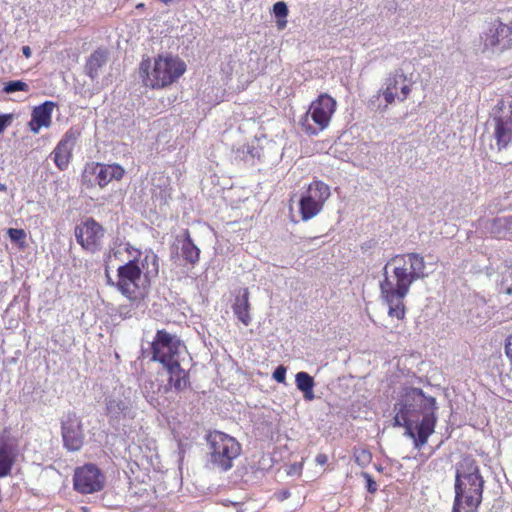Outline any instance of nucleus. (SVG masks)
Here are the masks:
<instances>
[{"label":"nucleus","instance_id":"obj_17","mask_svg":"<svg viewBox=\"0 0 512 512\" xmlns=\"http://www.w3.org/2000/svg\"><path fill=\"white\" fill-rule=\"evenodd\" d=\"M79 135L80 133L78 130L70 128L63 135L61 140L58 142V144L50 154V156L53 158L56 167L59 170L64 171L65 169H67L72 158V151L75 147Z\"/></svg>","mask_w":512,"mask_h":512},{"label":"nucleus","instance_id":"obj_39","mask_svg":"<svg viewBox=\"0 0 512 512\" xmlns=\"http://www.w3.org/2000/svg\"><path fill=\"white\" fill-rule=\"evenodd\" d=\"M327 456L325 454H318L315 458V461L319 465H324L327 463Z\"/></svg>","mask_w":512,"mask_h":512},{"label":"nucleus","instance_id":"obj_37","mask_svg":"<svg viewBox=\"0 0 512 512\" xmlns=\"http://www.w3.org/2000/svg\"><path fill=\"white\" fill-rule=\"evenodd\" d=\"M363 476H364V478L366 479V482H367V490L370 493H375L377 491V489H378L377 483L373 480L371 475H369L368 473H364Z\"/></svg>","mask_w":512,"mask_h":512},{"label":"nucleus","instance_id":"obj_29","mask_svg":"<svg viewBox=\"0 0 512 512\" xmlns=\"http://www.w3.org/2000/svg\"><path fill=\"white\" fill-rule=\"evenodd\" d=\"M418 422L419 421H415V420L400 419L399 424L394 423V426L405 427L406 431L404 434L413 439L414 447L416 449H420L423 446V445L418 444V441H417L418 430L416 428H415V430L413 429V423H418Z\"/></svg>","mask_w":512,"mask_h":512},{"label":"nucleus","instance_id":"obj_9","mask_svg":"<svg viewBox=\"0 0 512 512\" xmlns=\"http://www.w3.org/2000/svg\"><path fill=\"white\" fill-rule=\"evenodd\" d=\"M331 195L330 187L320 180L311 182L299 199V212L303 221L317 216Z\"/></svg>","mask_w":512,"mask_h":512},{"label":"nucleus","instance_id":"obj_11","mask_svg":"<svg viewBox=\"0 0 512 512\" xmlns=\"http://www.w3.org/2000/svg\"><path fill=\"white\" fill-rule=\"evenodd\" d=\"M118 282L117 289L130 300H135L140 294V281L142 269L136 260H130L128 263L120 266L117 270Z\"/></svg>","mask_w":512,"mask_h":512},{"label":"nucleus","instance_id":"obj_5","mask_svg":"<svg viewBox=\"0 0 512 512\" xmlns=\"http://www.w3.org/2000/svg\"><path fill=\"white\" fill-rule=\"evenodd\" d=\"M207 463L212 469L226 472L233 467V462L241 454L240 443L232 436L221 432L212 431L206 436Z\"/></svg>","mask_w":512,"mask_h":512},{"label":"nucleus","instance_id":"obj_43","mask_svg":"<svg viewBox=\"0 0 512 512\" xmlns=\"http://www.w3.org/2000/svg\"><path fill=\"white\" fill-rule=\"evenodd\" d=\"M7 189L4 183H0V191H5Z\"/></svg>","mask_w":512,"mask_h":512},{"label":"nucleus","instance_id":"obj_22","mask_svg":"<svg viewBox=\"0 0 512 512\" xmlns=\"http://www.w3.org/2000/svg\"><path fill=\"white\" fill-rule=\"evenodd\" d=\"M169 374L168 383L176 391H182L189 385V377L187 372L180 366V362H173L164 366Z\"/></svg>","mask_w":512,"mask_h":512},{"label":"nucleus","instance_id":"obj_25","mask_svg":"<svg viewBox=\"0 0 512 512\" xmlns=\"http://www.w3.org/2000/svg\"><path fill=\"white\" fill-rule=\"evenodd\" d=\"M108 53L104 49H97L88 58L85 71L86 74L92 79H96L99 75L100 69L107 63Z\"/></svg>","mask_w":512,"mask_h":512},{"label":"nucleus","instance_id":"obj_6","mask_svg":"<svg viewBox=\"0 0 512 512\" xmlns=\"http://www.w3.org/2000/svg\"><path fill=\"white\" fill-rule=\"evenodd\" d=\"M410 92L406 75L402 70H396L388 75L383 87L369 99L368 105L372 110L384 113L396 99L405 101Z\"/></svg>","mask_w":512,"mask_h":512},{"label":"nucleus","instance_id":"obj_2","mask_svg":"<svg viewBox=\"0 0 512 512\" xmlns=\"http://www.w3.org/2000/svg\"><path fill=\"white\" fill-rule=\"evenodd\" d=\"M438 409L434 397L426 396L422 389L409 387L405 388L399 401L394 405V422L399 424L400 419H408L418 421L422 416L421 421L416 423L418 430V444L425 445L429 437L434 433L437 416L436 410Z\"/></svg>","mask_w":512,"mask_h":512},{"label":"nucleus","instance_id":"obj_42","mask_svg":"<svg viewBox=\"0 0 512 512\" xmlns=\"http://www.w3.org/2000/svg\"><path fill=\"white\" fill-rule=\"evenodd\" d=\"M22 53L29 58L31 56V48L29 46H23L22 47Z\"/></svg>","mask_w":512,"mask_h":512},{"label":"nucleus","instance_id":"obj_14","mask_svg":"<svg viewBox=\"0 0 512 512\" xmlns=\"http://www.w3.org/2000/svg\"><path fill=\"white\" fill-rule=\"evenodd\" d=\"M104 486V476L94 464L78 468L74 475V488L82 494L100 491Z\"/></svg>","mask_w":512,"mask_h":512},{"label":"nucleus","instance_id":"obj_15","mask_svg":"<svg viewBox=\"0 0 512 512\" xmlns=\"http://www.w3.org/2000/svg\"><path fill=\"white\" fill-rule=\"evenodd\" d=\"M18 454L17 438L10 433L8 428H4L0 434V478H4L11 473Z\"/></svg>","mask_w":512,"mask_h":512},{"label":"nucleus","instance_id":"obj_16","mask_svg":"<svg viewBox=\"0 0 512 512\" xmlns=\"http://www.w3.org/2000/svg\"><path fill=\"white\" fill-rule=\"evenodd\" d=\"M106 414L110 421H119L121 419H133L136 411L129 395L113 394L106 398Z\"/></svg>","mask_w":512,"mask_h":512},{"label":"nucleus","instance_id":"obj_27","mask_svg":"<svg viewBox=\"0 0 512 512\" xmlns=\"http://www.w3.org/2000/svg\"><path fill=\"white\" fill-rule=\"evenodd\" d=\"M140 268L142 269V273H144L146 277L158 275V256L151 249H148L144 252V257L141 260Z\"/></svg>","mask_w":512,"mask_h":512},{"label":"nucleus","instance_id":"obj_3","mask_svg":"<svg viewBox=\"0 0 512 512\" xmlns=\"http://www.w3.org/2000/svg\"><path fill=\"white\" fill-rule=\"evenodd\" d=\"M484 479L476 461L463 458L456 464L452 512H478L483 499Z\"/></svg>","mask_w":512,"mask_h":512},{"label":"nucleus","instance_id":"obj_35","mask_svg":"<svg viewBox=\"0 0 512 512\" xmlns=\"http://www.w3.org/2000/svg\"><path fill=\"white\" fill-rule=\"evenodd\" d=\"M383 9L387 14L395 13L398 10V3L396 0H385L383 4Z\"/></svg>","mask_w":512,"mask_h":512},{"label":"nucleus","instance_id":"obj_1","mask_svg":"<svg viewBox=\"0 0 512 512\" xmlns=\"http://www.w3.org/2000/svg\"><path fill=\"white\" fill-rule=\"evenodd\" d=\"M425 269L424 257L414 252L395 255L386 263L380 290L390 317L404 318V299L415 281L427 277Z\"/></svg>","mask_w":512,"mask_h":512},{"label":"nucleus","instance_id":"obj_8","mask_svg":"<svg viewBox=\"0 0 512 512\" xmlns=\"http://www.w3.org/2000/svg\"><path fill=\"white\" fill-rule=\"evenodd\" d=\"M488 128L493 129L492 136L499 151L512 145V99L507 105L503 100L498 102Z\"/></svg>","mask_w":512,"mask_h":512},{"label":"nucleus","instance_id":"obj_19","mask_svg":"<svg viewBox=\"0 0 512 512\" xmlns=\"http://www.w3.org/2000/svg\"><path fill=\"white\" fill-rule=\"evenodd\" d=\"M124 173V168L119 164L93 163L86 167L83 178L86 179L88 175H92L99 187L104 188L112 180L122 179Z\"/></svg>","mask_w":512,"mask_h":512},{"label":"nucleus","instance_id":"obj_24","mask_svg":"<svg viewBox=\"0 0 512 512\" xmlns=\"http://www.w3.org/2000/svg\"><path fill=\"white\" fill-rule=\"evenodd\" d=\"M55 107L54 102L46 101L43 104L34 108L32 112V122L36 124L37 127H31V130L35 133L41 127H49L51 124V114Z\"/></svg>","mask_w":512,"mask_h":512},{"label":"nucleus","instance_id":"obj_40","mask_svg":"<svg viewBox=\"0 0 512 512\" xmlns=\"http://www.w3.org/2000/svg\"><path fill=\"white\" fill-rule=\"evenodd\" d=\"M290 492L288 490L281 491L277 494L279 500L283 501L290 497Z\"/></svg>","mask_w":512,"mask_h":512},{"label":"nucleus","instance_id":"obj_30","mask_svg":"<svg viewBox=\"0 0 512 512\" xmlns=\"http://www.w3.org/2000/svg\"><path fill=\"white\" fill-rule=\"evenodd\" d=\"M273 13L275 17L278 19V27L280 29L284 28L286 25V20L281 21V19H285L288 15V7L287 4L283 1H278L273 5Z\"/></svg>","mask_w":512,"mask_h":512},{"label":"nucleus","instance_id":"obj_44","mask_svg":"<svg viewBox=\"0 0 512 512\" xmlns=\"http://www.w3.org/2000/svg\"><path fill=\"white\" fill-rule=\"evenodd\" d=\"M162 3H164L165 5H168L170 4L173 0H160Z\"/></svg>","mask_w":512,"mask_h":512},{"label":"nucleus","instance_id":"obj_7","mask_svg":"<svg viewBox=\"0 0 512 512\" xmlns=\"http://www.w3.org/2000/svg\"><path fill=\"white\" fill-rule=\"evenodd\" d=\"M336 101L324 94L310 105L309 110L300 119V126L309 135H316L328 127L335 112Z\"/></svg>","mask_w":512,"mask_h":512},{"label":"nucleus","instance_id":"obj_4","mask_svg":"<svg viewBox=\"0 0 512 512\" xmlns=\"http://www.w3.org/2000/svg\"><path fill=\"white\" fill-rule=\"evenodd\" d=\"M185 70V63L178 57L159 55L153 67L149 58L143 59L140 63L139 75L146 87L157 89L175 82Z\"/></svg>","mask_w":512,"mask_h":512},{"label":"nucleus","instance_id":"obj_34","mask_svg":"<svg viewBox=\"0 0 512 512\" xmlns=\"http://www.w3.org/2000/svg\"><path fill=\"white\" fill-rule=\"evenodd\" d=\"M286 371V367H284L283 365L278 366L273 372V379L279 383H285Z\"/></svg>","mask_w":512,"mask_h":512},{"label":"nucleus","instance_id":"obj_12","mask_svg":"<svg viewBox=\"0 0 512 512\" xmlns=\"http://www.w3.org/2000/svg\"><path fill=\"white\" fill-rule=\"evenodd\" d=\"M74 234L77 242L86 251L96 253L101 250L104 229L93 218L76 225Z\"/></svg>","mask_w":512,"mask_h":512},{"label":"nucleus","instance_id":"obj_36","mask_svg":"<svg viewBox=\"0 0 512 512\" xmlns=\"http://www.w3.org/2000/svg\"><path fill=\"white\" fill-rule=\"evenodd\" d=\"M12 118L11 114H0V134L11 124Z\"/></svg>","mask_w":512,"mask_h":512},{"label":"nucleus","instance_id":"obj_26","mask_svg":"<svg viewBox=\"0 0 512 512\" xmlns=\"http://www.w3.org/2000/svg\"><path fill=\"white\" fill-rule=\"evenodd\" d=\"M295 383L297 386V389L300 390L303 395L304 399L307 401H312L315 398L314 395V379L311 377L307 372H298L295 376Z\"/></svg>","mask_w":512,"mask_h":512},{"label":"nucleus","instance_id":"obj_45","mask_svg":"<svg viewBox=\"0 0 512 512\" xmlns=\"http://www.w3.org/2000/svg\"><path fill=\"white\" fill-rule=\"evenodd\" d=\"M142 7H144L143 3H140V4L137 5V8H142Z\"/></svg>","mask_w":512,"mask_h":512},{"label":"nucleus","instance_id":"obj_21","mask_svg":"<svg viewBox=\"0 0 512 512\" xmlns=\"http://www.w3.org/2000/svg\"><path fill=\"white\" fill-rule=\"evenodd\" d=\"M232 309L237 319L245 326L251 323L248 288H243L241 294L236 296Z\"/></svg>","mask_w":512,"mask_h":512},{"label":"nucleus","instance_id":"obj_33","mask_svg":"<svg viewBox=\"0 0 512 512\" xmlns=\"http://www.w3.org/2000/svg\"><path fill=\"white\" fill-rule=\"evenodd\" d=\"M371 457V453L368 452L367 450H360L355 453V459L359 465L368 464L371 460Z\"/></svg>","mask_w":512,"mask_h":512},{"label":"nucleus","instance_id":"obj_32","mask_svg":"<svg viewBox=\"0 0 512 512\" xmlns=\"http://www.w3.org/2000/svg\"><path fill=\"white\" fill-rule=\"evenodd\" d=\"M7 234L12 242L20 243L26 238V233L23 229L9 228Z\"/></svg>","mask_w":512,"mask_h":512},{"label":"nucleus","instance_id":"obj_20","mask_svg":"<svg viewBox=\"0 0 512 512\" xmlns=\"http://www.w3.org/2000/svg\"><path fill=\"white\" fill-rule=\"evenodd\" d=\"M484 229L494 238L512 239V216H499L484 222Z\"/></svg>","mask_w":512,"mask_h":512},{"label":"nucleus","instance_id":"obj_18","mask_svg":"<svg viewBox=\"0 0 512 512\" xmlns=\"http://www.w3.org/2000/svg\"><path fill=\"white\" fill-rule=\"evenodd\" d=\"M484 46L495 51H504L512 47V26L494 22L484 38Z\"/></svg>","mask_w":512,"mask_h":512},{"label":"nucleus","instance_id":"obj_28","mask_svg":"<svg viewBox=\"0 0 512 512\" xmlns=\"http://www.w3.org/2000/svg\"><path fill=\"white\" fill-rule=\"evenodd\" d=\"M501 277L499 290L508 295H512V265L504 266L501 271Z\"/></svg>","mask_w":512,"mask_h":512},{"label":"nucleus","instance_id":"obj_38","mask_svg":"<svg viewBox=\"0 0 512 512\" xmlns=\"http://www.w3.org/2000/svg\"><path fill=\"white\" fill-rule=\"evenodd\" d=\"M505 353L512 363V335L508 336L505 340Z\"/></svg>","mask_w":512,"mask_h":512},{"label":"nucleus","instance_id":"obj_10","mask_svg":"<svg viewBox=\"0 0 512 512\" xmlns=\"http://www.w3.org/2000/svg\"><path fill=\"white\" fill-rule=\"evenodd\" d=\"M182 343L175 335L166 330H158L151 344L152 359L160 362L163 367L178 362Z\"/></svg>","mask_w":512,"mask_h":512},{"label":"nucleus","instance_id":"obj_13","mask_svg":"<svg viewBox=\"0 0 512 512\" xmlns=\"http://www.w3.org/2000/svg\"><path fill=\"white\" fill-rule=\"evenodd\" d=\"M63 446L70 452L79 451L84 444V431L81 419L75 412H68L61 420Z\"/></svg>","mask_w":512,"mask_h":512},{"label":"nucleus","instance_id":"obj_31","mask_svg":"<svg viewBox=\"0 0 512 512\" xmlns=\"http://www.w3.org/2000/svg\"><path fill=\"white\" fill-rule=\"evenodd\" d=\"M3 91L10 94L17 91H29V85L21 80L9 81L5 84Z\"/></svg>","mask_w":512,"mask_h":512},{"label":"nucleus","instance_id":"obj_23","mask_svg":"<svg viewBox=\"0 0 512 512\" xmlns=\"http://www.w3.org/2000/svg\"><path fill=\"white\" fill-rule=\"evenodd\" d=\"M177 242L181 244L180 250L183 259L192 266L197 264L200 258V249L192 241L189 230L184 231L182 238L177 237Z\"/></svg>","mask_w":512,"mask_h":512},{"label":"nucleus","instance_id":"obj_41","mask_svg":"<svg viewBox=\"0 0 512 512\" xmlns=\"http://www.w3.org/2000/svg\"><path fill=\"white\" fill-rule=\"evenodd\" d=\"M254 150L255 149L253 147H250L249 145L243 146V153L246 152L247 154H250L252 158L255 157Z\"/></svg>","mask_w":512,"mask_h":512}]
</instances>
